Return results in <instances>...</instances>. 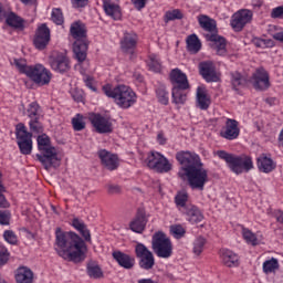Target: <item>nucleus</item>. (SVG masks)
<instances>
[{
	"instance_id": "nucleus-1",
	"label": "nucleus",
	"mask_w": 283,
	"mask_h": 283,
	"mask_svg": "<svg viewBox=\"0 0 283 283\" xmlns=\"http://www.w3.org/2000/svg\"><path fill=\"white\" fill-rule=\"evenodd\" d=\"M175 160L179 163L177 177L187 180L192 190L203 191L209 182V171L205 168L200 155L190 150H179L175 154Z\"/></svg>"
},
{
	"instance_id": "nucleus-2",
	"label": "nucleus",
	"mask_w": 283,
	"mask_h": 283,
	"mask_svg": "<svg viewBox=\"0 0 283 283\" xmlns=\"http://www.w3.org/2000/svg\"><path fill=\"white\" fill-rule=\"evenodd\" d=\"M55 250L60 258L73 263H82L86 259L87 245L76 232L55 230Z\"/></svg>"
},
{
	"instance_id": "nucleus-3",
	"label": "nucleus",
	"mask_w": 283,
	"mask_h": 283,
	"mask_svg": "<svg viewBox=\"0 0 283 283\" xmlns=\"http://www.w3.org/2000/svg\"><path fill=\"white\" fill-rule=\"evenodd\" d=\"M214 156L226 161L228 169H230V171L237 176L249 174L254 169L253 158L250 155H235L226 150H217Z\"/></svg>"
},
{
	"instance_id": "nucleus-4",
	"label": "nucleus",
	"mask_w": 283,
	"mask_h": 283,
	"mask_svg": "<svg viewBox=\"0 0 283 283\" xmlns=\"http://www.w3.org/2000/svg\"><path fill=\"white\" fill-rule=\"evenodd\" d=\"M36 142L40 151V154H36V158L44 169L57 168L60 166V158L56 148L51 143L50 136L46 134L39 135Z\"/></svg>"
},
{
	"instance_id": "nucleus-5",
	"label": "nucleus",
	"mask_w": 283,
	"mask_h": 283,
	"mask_svg": "<svg viewBox=\"0 0 283 283\" xmlns=\"http://www.w3.org/2000/svg\"><path fill=\"white\" fill-rule=\"evenodd\" d=\"M103 93L115 101V104L122 109H129L137 102L136 93L127 85L112 87L111 84L103 86Z\"/></svg>"
},
{
	"instance_id": "nucleus-6",
	"label": "nucleus",
	"mask_w": 283,
	"mask_h": 283,
	"mask_svg": "<svg viewBox=\"0 0 283 283\" xmlns=\"http://www.w3.org/2000/svg\"><path fill=\"white\" fill-rule=\"evenodd\" d=\"M71 35L75 39L73 52L78 64H83L87 59L88 41L86 27L82 21L72 23L70 29Z\"/></svg>"
},
{
	"instance_id": "nucleus-7",
	"label": "nucleus",
	"mask_w": 283,
	"mask_h": 283,
	"mask_svg": "<svg viewBox=\"0 0 283 283\" xmlns=\"http://www.w3.org/2000/svg\"><path fill=\"white\" fill-rule=\"evenodd\" d=\"M170 84H172V104L185 105L190 90L188 76L180 69H172Z\"/></svg>"
},
{
	"instance_id": "nucleus-8",
	"label": "nucleus",
	"mask_w": 283,
	"mask_h": 283,
	"mask_svg": "<svg viewBox=\"0 0 283 283\" xmlns=\"http://www.w3.org/2000/svg\"><path fill=\"white\" fill-rule=\"evenodd\" d=\"M153 252L159 259H170L174 254V244L170 238L163 231L153 234Z\"/></svg>"
},
{
	"instance_id": "nucleus-9",
	"label": "nucleus",
	"mask_w": 283,
	"mask_h": 283,
	"mask_svg": "<svg viewBox=\"0 0 283 283\" xmlns=\"http://www.w3.org/2000/svg\"><path fill=\"white\" fill-rule=\"evenodd\" d=\"M145 164L150 170L157 174H169L174 169L171 161L161 153L157 150H150L147 154Z\"/></svg>"
},
{
	"instance_id": "nucleus-10",
	"label": "nucleus",
	"mask_w": 283,
	"mask_h": 283,
	"mask_svg": "<svg viewBox=\"0 0 283 283\" xmlns=\"http://www.w3.org/2000/svg\"><path fill=\"white\" fill-rule=\"evenodd\" d=\"M17 145L23 156H30L33 149L32 133L28 132L23 123L15 126Z\"/></svg>"
},
{
	"instance_id": "nucleus-11",
	"label": "nucleus",
	"mask_w": 283,
	"mask_h": 283,
	"mask_svg": "<svg viewBox=\"0 0 283 283\" xmlns=\"http://www.w3.org/2000/svg\"><path fill=\"white\" fill-rule=\"evenodd\" d=\"M23 115L30 118L29 127L33 134L43 133V126L40 122L42 117L41 106L36 102H32L29 104L27 108H24Z\"/></svg>"
},
{
	"instance_id": "nucleus-12",
	"label": "nucleus",
	"mask_w": 283,
	"mask_h": 283,
	"mask_svg": "<svg viewBox=\"0 0 283 283\" xmlns=\"http://www.w3.org/2000/svg\"><path fill=\"white\" fill-rule=\"evenodd\" d=\"M51 70L57 74L64 75L71 71V61L67 55L60 51H53L49 56Z\"/></svg>"
},
{
	"instance_id": "nucleus-13",
	"label": "nucleus",
	"mask_w": 283,
	"mask_h": 283,
	"mask_svg": "<svg viewBox=\"0 0 283 283\" xmlns=\"http://www.w3.org/2000/svg\"><path fill=\"white\" fill-rule=\"evenodd\" d=\"M35 85L46 86L51 83L52 73L42 64L32 65L28 76Z\"/></svg>"
},
{
	"instance_id": "nucleus-14",
	"label": "nucleus",
	"mask_w": 283,
	"mask_h": 283,
	"mask_svg": "<svg viewBox=\"0 0 283 283\" xmlns=\"http://www.w3.org/2000/svg\"><path fill=\"white\" fill-rule=\"evenodd\" d=\"M250 83L255 91L265 92L271 87L270 73L264 67H258L253 72Z\"/></svg>"
},
{
	"instance_id": "nucleus-15",
	"label": "nucleus",
	"mask_w": 283,
	"mask_h": 283,
	"mask_svg": "<svg viewBox=\"0 0 283 283\" xmlns=\"http://www.w3.org/2000/svg\"><path fill=\"white\" fill-rule=\"evenodd\" d=\"M90 122L92 123L97 134H101V135L112 134L114 130L111 118L99 113H91Z\"/></svg>"
},
{
	"instance_id": "nucleus-16",
	"label": "nucleus",
	"mask_w": 283,
	"mask_h": 283,
	"mask_svg": "<svg viewBox=\"0 0 283 283\" xmlns=\"http://www.w3.org/2000/svg\"><path fill=\"white\" fill-rule=\"evenodd\" d=\"M253 13L249 9H240L232 14V20H230V25L234 32H241L245 28L247 23L252 21Z\"/></svg>"
},
{
	"instance_id": "nucleus-17",
	"label": "nucleus",
	"mask_w": 283,
	"mask_h": 283,
	"mask_svg": "<svg viewBox=\"0 0 283 283\" xmlns=\"http://www.w3.org/2000/svg\"><path fill=\"white\" fill-rule=\"evenodd\" d=\"M51 41V31L46 23H42L35 31L33 38L34 48L39 51H44Z\"/></svg>"
},
{
	"instance_id": "nucleus-18",
	"label": "nucleus",
	"mask_w": 283,
	"mask_h": 283,
	"mask_svg": "<svg viewBox=\"0 0 283 283\" xmlns=\"http://www.w3.org/2000/svg\"><path fill=\"white\" fill-rule=\"evenodd\" d=\"M199 75L203 77L206 83H218L220 81L216 64L212 61H203L199 63Z\"/></svg>"
},
{
	"instance_id": "nucleus-19",
	"label": "nucleus",
	"mask_w": 283,
	"mask_h": 283,
	"mask_svg": "<svg viewBox=\"0 0 283 283\" xmlns=\"http://www.w3.org/2000/svg\"><path fill=\"white\" fill-rule=\"evenodd\" d=\"M240 127L239 122L233 118H226V126L221 128V138L233 142L237 140L240 137Z\"/></svg>"
},
{
	"instance_id": "nucleus-20",
	"label": "nucleus",
	"mask_w": 283,
	"mask_h": 283,
	"mask_svg": "<svg viewBox=\"0 0 283 283\" xmlns=\"http://www.w3.org/2000/svg\"><path fill=\"white\" fill-rule=\"evenodd\" d=\"M195 106L199 111L207 112L211 106V97L208 94L206 86L200 85L197 87V94L195 96Z\"/></svg>"
},
{
	"instance_id": "nucleus-21",
	"label": "nucleus",
	"mask_w": 283,
	"mask_h": 283,
	"mask_svg": "<svg viewBox=\"0 0 283 283\" xmlns=\"http://www.w3.org/2000/svg\"><path fill=\"white\" fill-rule=\"evenodd\" d=\"M98 158L101 159L102 165L109 171H115L119 167L118 156L106 149H101L98 151Z\"/></svg>"
},
{
	"instance_id": "nucleus-22",
	"label": "nucleus",
	"mask_w": 283,
	"mask_h": 283,
	"mask_svg": "<svg viewBox=\"0 0 283 283\" xmlns=\"http://www.w3.org/2000/svg\"><path fill=\"white\" fill-rule=\"evenodd\" d=\"M4 19L6 23L10 25V28H14L15 30H23L24 20L17 15L14 12L8 13L0 3V21H4Z\"/></svg>"
},
{
	"instance_id": "nucleus-23",
	"label": "nucleus",
	"mask_w": 283,
	"mask_h": 283,
	"mask_svg": "<svg viewBox=\"0 0 283 283\" xmlns=\"http://www.w3.org/2000/svg\"><path fill=\"white\" fill-rule=\"evenodd\" d=\"M138 43V35L136 32H125L120 41V48L126 54H134Z\"/></svg>"
},
{
	"instance_id": "nucleus-24",
	"label": "nucleus",
	"mask_w": 283,
	"mask_h": 283,
	"mask_svg": "<svg viewBox=\"0 0 283 283\" xmlns=\"http://www.w3.org/2000/svg\"><path fill=\"white\" fill-rule=\"evenodd\" d=\"M113 259L118 263V265L125 270H133L136 264V259L134 255L125 253L120 250L113 252Z\"/></svg>"
},
{
	"instance_id": "nucleus-25",
	"label": "nucleus",
	"mask_w": 283,
	"mask_h": 283,
	"mask_svg": "<svg viewBox=\"0 0 283 283\" xmlns=\"http://www.w3.org/2000/svg\"><path fill=\"white\" fill-rule=\"evenodd\" d=\"M147 222L146 211L138 209L136 217L129 223V228L133 232L142 234L146 229Z\"/></svg>"
},
{
	"instance_id": "nucleus-26",
	"label": "nucleus",
	"mask_w": 283,
	"mask_h": 283,
	"mask_svg": "<svg viewBox=\"0 0 283 283\" xmlns=\"http://www.w3.org/2000/svg\"><path fill=\"white\" fill-rule=\"evenodd\" d=\"M219 258H221V263H223L226 268H238L240 265L239 254L230 249H221V251H219Z\"/></svg>"
},
{
	"instance_id": "nucleus-27",
	"label": "nucleus",
	"mask_w": 283,
	"mask_h": 283,
	"mask_svg": "<svg viewBox=\"0 0 283 283\" xmlns=\"http://www.w3.org/2000/svg\"><path fill=\"white\" fill-rule=\"evenodd\" d=\"M182 213L186 214V221H188L190 224H198L205 219L202 211L192 203H188V207H186Z\"/></svg>"
},
{
	"instance_id": "nucleus-28",
	"label": "nucleus",
	"mask_w": 283,
	"mask_h": 283,
	"mask_svg": "<svg viewBox=\"0 0 283 283\" xmlns=\"http://www.w3.org/2000/svg\"><path fill=\"white\" fill-rule=\"evenodd\" d=\"M206 41L212 43V48L217 50V55L224 56L227 54V41L224 38L217 33H208L206 34Z\"/></svg>"
},
{
	"instance_id": "nucleus-29",
	"label": "nucleus",
	"mask_w": 283,
	"mask_h": 283,
	"mask_svg": "<svg viewBox=\"0 0 283 283\" xmlns=\"http://www.w3.org/2000/svg\"><path fill=\"white\" fill-rule=\"evenodd\" d=\"M206 41L212 43V48L217 50V55L224 56L227 54V41L224 38L217 33H208L206 34Z\"/></svg>"
},
{
	"instance_id": "nucleus-30",
	"label": "nucleus",
	"mask_w": 283,
	"mask_h": 283,
	"mask_svg": "<svg viewBox=\"0 0 283 283\" xmlns=\"http://www.w3.org/2000/svg\"><path fill=\"white\" fill-rule=\"evenodd\" d=\"M256 167L262 174H271L273 170H275L276 164L271 157L266 156L265 154H261L256 158Z\"/></svg>"
},
{
	"instance_id": "nucleus-31",
	"label": "nucleus",
	"mask_w": 283,
	"mask_h": 283,
	"mask_svg": "<svg viewBox=\"0 0 283 283\" xmlns=\"http://www.w3.org/2000/svg\"><path fill=\"white\" fill-rule=\"evenodd\" d=\"M103 8L107 17H111L114 19V21H119L122 19V9L118 4L112 2L111 0H104Z\"/></svg>"
},
{
	"instance_id": "nucleus-32",
	"label": "nucleus",
	"mask_w": 283,
	"mask_h": 283,
	"mask_svg": "<svg viewBox=\"0 0 283 283\" xmlns=\"http://www.w3.org/2000/svg\"><path fill=\"white\" fill-rule=\"evenodd\" d=\"M241 235H242L243 241L248 245L255 248L261 244V239H259L258 234L244 226H241Z\"/></svg>"
},
{
	"instance_id": "nucleus-33",
	"label": "nucleus",
	"mask_w": 283,
	"mask_h": 283,
	"mask_svg": "<svg viewBox=\"0 0 283 283\" xmlns=\"http://www.w3.org/2000/svg\"><path fill=\"white\" fill-rule=\"evenodd\" d=\"M34 273L28 266H20L17 270L15 281L17 283H33Z\"/></svg>"
},
{
	"instance_id": "nucleus-34",
	"label": "nucleus",
	"mask_w": 283,
	"mask_h": 283,
	"mask_svg": "<svg viewBox=\"0 0 283 283\" xmlns=\"http://www.w3.org/2000/svg\"><path fill=\"white\" fill-rule=\"evenodd\" d=\"M72 227L81 233L85 242H91V231L87 229V226L82 220H80L78 218H74L72 221Z\"/></svg>"
},
{
	"instance_id": "nucleus-35",
	"label": "nucleus",
	"mask_w": 283,
	"mask_h": 283,
	"mask_svg": "<svg viewBox=\"0 0 283 283\" xmlns=\"http://www.w3.org/2000/svg\"><path fill=\"white\" fill-rule=\"evenodd\" d=\"M186 48L188 49V52L192 54H198L200 52L202 44L197 34L188 35V39H186Z\"/></svg>"
},
{
	"instance_id": "nucleus-36",
	"label": "nucleus",
	"mask_w": 283,
	"mask_h": 283,
	"mask_svg": "<svg viewBox=\"0 0 283 283\" xmlns=\"http://www.w3.org/2000/svg\"><path fill=\"white\" fill-rule=\"evenodd\" d=\"M280 269V262L276 258H270L262 263V272L265 275L274 274Z\"/></svg>"
},
{
	"instance_id": "nucleus-37",
	"label": "nucleus",
	"mask_w": 283,
	"mask_h": 283,
	"mask_svg": "<svg viewBox=\"0 0 283 283\" xmlns=\"http://www.w3.org/2000/svg\"><path fill=\"white\" fill-rule=\"evenodd\" d=\"M86 272L91 279L99 280L104 276V272L96 261H90L86 266Z\"/></svg>"
},
{
	"instance_id": "nucleus-38",
	"label": "nucleus",
	"mask_w": 283,
	"mask_h": 283,
	"mask_svg": "<svg viewBox=\"0 0 283 283\" xmlns=\"http://www.w3.org/2000/svg\"><path fill=\"white\" fill-rule=\"evenodd\" d=\"M188 201L189 195L186 191H179L177 192V196H175V206H177V209L181 212H184L189 206V203H187Z\"/></svg>"
},
{
	"instance_id": "nucleus-39",
	"label": "nucleus",
	"mask_w": 283,
	"mask_h": 283,
	"mask_svg": "<svg viewBox=\"0 0 283 283\" xmlns=\"http://www.w3.org/2000/svg\"><path fill=\"white\" fill-rule=\"evenodd\" d=\"M199 25L206 30V32H217V23L208 15L199 17Z\"/></svg>"
},
{
	"instance_id": "nucleus-40",
	"label": "nucleus",
	"mask_w": 283,
	"mask_h": 283,
	"mask_svg": "<svg viewBox=\"0 0 283 283\" xmlns=\"http://www.w3.org/2000/svg\"><path fill=\"white\" fill-rule=\"evenodd\" d=\"M207 244V239L205 237H197L195 241H192V253L197 256H200L205 251Z\"/></svg>"
},
{
	"instance_id": "nucleus-41",
	"label": "nucleus",
	"mask_w": 283,
	"mask_h": 283,
	"mask_svg": "<svg viewBox=\"0 0 283 283\" xmlns=\"http://www.w3.org/2000/svg\"><path fill=\"white\" fill-rule=\"evenodd\" d=\"M147 65L153 73H160L163 70L160 57L157 54H150Z\"/></svg>"
},
{
	"instance_id": "nucleus-42",
	"label": "nucleus",
	"mask_w": 283,
	"mask_h": 283,
	"mask_svg": "<svg viewBox=\"0 0 283 283\" xmlns=\"http://www.w3.org/2000/svg\"><path fill=\"white\" fill-rule=\"evenodd\" d=\"M139 266L145 271H149L155 266V256L153 252L139 258Z\"/></svg>"
},
{
	"instance_id": "nucleus-43",
	"label": "nucleus",
	"mask_w": 283,
	"mask_h": 283,
	"mask_svg": "<svg viewBox=\"0 0 283 283\" xmlns=\"http://www.w3.org/2000/svg\"><path fill=\"white\" fill-rule=\"evenodd\" d=\"M155 94L157 95V102L164 106L169 105V92L166 90L165 86H159L155 90Z\"/></svg>"
},
{
	"instance_id": "nucleus-44",
	"label": "nucleus",
	"mask_w": 283,
	"mask_h": 283,
	"mask_svg": "<svg viewBox=\"0 0 283 283\" xmlns=\"http://www.w3.org/2000/svg\"><path fill=\"white\" fill-rule=\"evenodd\" d=\"M252 44L256 49L266 50L274 48V41L271 39L253 38Z\"/></svg>"
},
{
	"instance_id": "nucleus-45",
	"label": "nucleus",
	"mask_w": 283,
	"mask_h": 283,
	"mask_svg": "<svg viewBox=\"0 0 283 283\" xmlns=\"http://www.w3.org/2000/svg\"><path fill=\"white\" fill-rule=\"evenodd\" d=\"M81 74L83 75V83L85 84V86L93 93H97V82L95 80L94 76L88 75V74H84L83 72H81Z\"/></svg>"
},
{
	"instance_id": "nucleus-46",
	"label": "nucleus",
	"mask_w": 283,
	"mask_h": 283,
	"mask_svg": "<svg viewBox=\"0 0 283 283\" xmlns=\"http://www.w3.org/2000/svg\"><path fill=\"white\" fill-rule=\"evenodd\" d=\"M184 17L185 15L180 9H175V10L166 11V14H164V21L166 23H169V21L181 20L184 19Z\"/></svg>"
},
{
	"instance_id": "nucleus-47",
	"label": "nucleus",
	"mask_w": 283,
	"mask_h": 283,
	"mask_svg": "<svg viewBox=\"0 0 283 283\" xmlns=\"http://www.w3.org/2000/svg\"><path fill=\"white\" fill-rule=\"evenodd\" d=\"M186 233L187 230L184 228L182 224L177 223L170 226V234H172V238L181 240L182 238H185Z\"/></svg>"
},
{
	"instance_id": "nucleus-48",
	"label": "nucleus",
	"mask_w": 283,
	"mask_h": 283,
	"mask_svg": "<svg viewBox=\"0 0 283 283\" xmlns=\"http://www.w3.org/2000/svg\"><path fill=\"white\" fill-rule=\"evenodd\" d=\"M232 76V87H234V91H238L240 87H244L247 84L245 78L242 76L241 73L234 72L231 74Z\"/></svg>"
},
{
	"instance_id": "nucleus-49",
	"label": "nucleus",
	"mask_w": 283,
	"mask_h": 283,
	"mask_svg": "<svg viewBox=\"0 0 283 283\" xmlns=\"http://www.w3.org/2000/svg\"><path fill=\"white\" fill-rule=\"evenodd\" d=\"M72 125L75 132H82L86 127V124L83 120V116L81 114H77L75 117L72 118Z\"/></svg>"
},
{
	"instance_id": "nucleus-50",
	"label": "nucleus",
	"mask_w": 283,
	"mask_h": 283,
	"mask_svg": "<svg viewBox=\"0 0 283 283\" xmlns=\"http://www.w3.org/2000/svg\"><path fill=\"white\" fill-rule=\"evenodd\" d=\"M14 65L20 72V74L29 75V72L32 69V65H27V63L23 60H14Z\"/></svg>"
},
{
	"instance_id": "nucleus-51",
	"label": "nucleus",
	"mask_w": 283,
	"mask_h": 283,
	"mask_svg": "<svg viewBox=\"0 0 283 283\" xmlns=\"http://www.w3.org/2000/svg\"><path fill=\"white\" fill-rule=\"evenodd\" d=\"M52 21L56 23V25H63L64 23V15L60 8H55L52 11Z\"/></svg>"
},
{
	"instance_id": "nucleus-52",
	"label": "nucleus",
	"mask_w": 283,
	"mask_h": 283,
	"mask_svg": "<svg viewBox=\"0 0 283 283\" xmlns=\"http://www.w3.org/2000/svg\"><path fill=\"white\" fill-rule=\"evenodd\" d=\"M1 179H2V174L0 171V208L8 209L10 207V203H9V201L6 199V197L3 195L6 192V188L2 185Z\"/></svg>"
},
{
	"instance_id": "nucleus-53",
	"label": "nucleus",
	"mask_w": 283,
	"mask_h": 283,
	"mask_svg": "<svg viewBox=\"0 0 283 283\" xmlns=\"http://www.w3.org/2000/svg\"><path fill=\"white\" fill-rule=\"evenodd\" d=\"M3 238H4L6 242H8L11 245H17V243H18V235L12 230H6L3 232Z\"/></svg>"
},
{
	"instance_id": "nucleus-54",
	"label": "nucleus",
	"mask_w": 283,
	"mask_h": 283,
	"mask_svg": "<svg viewBox=\"0 0 283 283\" xmlns=\"http://www.w3.org/2000/svg\"><path fill=\"white\" fill-rule=\"evenodd\" d=\"M151 251L144 243H137V245L135 247V253L137 259L144 258Z\"/></svg>"
},
{
	"instance_id": "nucleus-55",
	"label": "nucleus",
	"mask_w": 283,
	"mask_h": 283,
	"mask_svg": "<svg viewBox=\"0 0 283 283\" xmlns=\"http://www.w3.org/2000/svg\"><path fill=\"white\" fill-rule=\"evenodd\" d=\"M10 253L6 247L0 248V266H3L8 263Z\"/></svg>"
},
{
	"instance_id": "nucleus-56",
	"label": "nucleus",
	"mask_w": 283,
	"mask_h": 283,
	"mask_svg": "<svg viewBox=\"0 0 283 283\" xmlns=\"http://www.w3.org/2000/svg\"><path fill=\"white\" fill-rule=\"evenodd\" d=\"M271 19H280L283 21V6L275 7L270 12Z\"/></svg>"
},
{
	"instance_id": "nucleus-57",
	"label": "nucleus",
	"mask_w": 283,
	"mask_h": 283,
	"mask_svg": "<svg viewBox=\"0 0 283 283\" xmlns=\"http://www.w3.org/2000/svg\"><path fill=\"white\" fill-rule=\"evenodd\" d=\"M0 224L1 226L10 224V212L8 210H0Z\"/></svg>"
},
{
	"instance_id": "nucleus-58",
	"label": "nucleus",
	"mask_w": 283,
	"mask_h": 283,
	"mask_svg": "<svg viewBox=\"0 0 283 283\" xmlns=\"http://www.w3.org/2000/svg\"><path fill=\"white\" fill-rule=\"evenodd\" d=\"M108 195H119L122 192V188L119 185L108 184L106 186Z\"/></svg>"
},
{
	"instance_id": "nucleus-59",
	"label": "nucleus",
	"mask_w": 283,
	"mask_h": 283,
	"mask_svg": "<svg viewBox=\"0 0 283 283\" xmlns=\"http://www.w3.org/2000/svg\"><path fill=\"white\" fill-rule=\"evenodd\" d=\"M73 8H86L88 0H71Z\"/></svg>"
},
{
	"instance_id": "nucleus-60",
	"label": "nucleus",
	"mask_w": 283,
	"mask_h": 283,
	"mask_svg": "<svg viewBox=\"0 0 283 283\" xmlns=\"http://www.w3.org/2000/svg\"><path fill=\"white\" fill-rule=\"evenodd\" d=\"M273 217L277 223L283 224V210H281V209L274 210Z\"/></svg>"
},
{
	"instance_id": "nucleus-61",
	"label": "nucleus",
	"mask_w": 283,
	"mask_h": 283,
	"mask_svg": "<svg viewBox=\"0 0 283 283\" xmlns=\"http://www.w3.org/2000/svg\"><path fill=\"white\" fill-rule=\"evenodd\" d=\"M137 10H143L146 7L147 0H132Z\"/></svg>"
},
{
	"instance_id": "nucleus-62",
	"label": "nucleus",
	"mask_w": 283,
	"mask_h": 283,
	"mask_svg": "<svg viewBox=\"0 0 283 283\" xmlns=\"http://www.w3.org/2000/svg\"><path fill=\"white\" fill-rule=\"evenodd\" d=\"M157 144H159V146H165L167 144V138L164 133L157 134Z\"/></svg>"
},
{
	"instance_id": "nucleus-63",
	"label": "nucleus",
	"mask_w": 283,
	"mask_h": 283,
	"mask_svg": "<svg viewBox=\"0 0 283 283\" xmlns=\"http://www.w3.org/2000/svg\"><path fill=\"white\" fill-rule=\"evenodd\" d=\"M73 99H74L75 102H77V103H83L84 96H83V94H82L81 92H75V93L73 94Z\"/></svg>"
},
{
	"instance_id": "nucleus-64",
	"label": "nucleus",
	"mask_w": 283,
	"mask_h": 283,
	"mask_svg": "<svg viewBox=\"0 0 283 283\" xmlns=\"http://www.w3.org/2000/svg\"><path fill=\"white\" fill-rule=\"evenodd\" d=\"M137 283H159L157 280L151 277H143L137 281Z\"/></svg>"
}]
</instances>
